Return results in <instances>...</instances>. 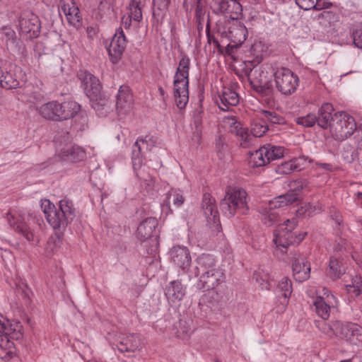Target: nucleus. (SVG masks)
I'll list each match as a JSON object with an SVG mask.
<instances>
[{
  "mask_svg": "<svg viewBox=\"0 0 362 362\" xmlns=\"http://www.w3.org/2000/svg\"><path fill=\"white\" fill-rule=\"evenodd\" d=\"M3 327L4 334L7 337L8 342L10 339L18 341L21 339L23 337V325L20 322L8 321L6 324L3 325Z\"/></svg>",
  "mask_w": 362,
  "mask_h": 362,
  "instance_id": "32",
  "label": "nucleus"
},
{
  "mask_svg": "<svg viewBox=\"0 0 362 362\" xmlns=\"http://www.w3.org/2000/svg\"><path fill=\"white\" fill-rule=\"evenodd\" d=\"M298 199L299 197L296 193L287 192L285 194L275 197L273 200L269 202L268 206L274 209L282 208L297 202Z\"/></svg>",
  "mask_w": 362,
  "mask_h": 362,
  "instance_id": "34",
  "label": "nucleus"
},
{
  "mask_svg": "<svg viewBox=\"0 0 362 362\" xmlns=\"http://www.w3.org/2000/svg\"><path fill=\"white\" fill-rule=\"evenodd\" d=\"M354 288L353 292L358 296L362 291V281L357 282L356 285H348L347 288L349 291H351V288Z\"/></svg>",
  "mask_w": 362,
  "mask_h": 362,
  "instance_id": "61",
  "label": "nucleus"
},
{
  "mask_svg": "<svg viewBox=\"0 0 362 362\" xmlns=\"http://www.w3.org/2000/svg\"><path fill=\"white\" fill-rule=\"evenodd\" d=\"M296 4L302 9L308 11L314 9L315 0H294Z\"/></svg>",
  "mask_w": 362,
  "mask_h": 362,
  "instance_id": "54",
  "label": "nucleus"
},
{
  "mask_svg": "<svg viewBox=\"0 0 362 362\" xmlns=\"http://www.w3.org/2000/svg\"><path fill=\"white\" fill-rule=\"evenodd\" d=\"M59 6L64 13L70 25L79 28L82 25V17L79 8L74 0H60Z\"/></svg>",
  "mask_w": 362,
  "mask_h": 362,
  "instance_id": "19",
  "label": "nucleus"
},
{
  "mask_svg": "<svg viewBox=\"0 0 362 362\" xmlns=\"http://www.w3.org/2000/svg\"><path fill=\"white\" fill-rule=\"evenodd\" d=\"M296 122L305 127H311L317 123V116L314 114H308L305 116L297 117Z\"/></svg>",
  "mask_w": 362,
  "mask_h": 362,
  "instance_id": "50",
  "label": "nucleus"
},
{
  "mask_svg": "<svg viewBox=\"0 0 362 362\" xmlns=\"http://www.w3.org/2000/svg\"><path fill=\"white\" fill-rule=\"evenodd\" d=\"M98 11L101 16L109 12L110 4L106 0H102L98 5Z\"/></svg>",
  "mask_w": 362,
  "mask_h": 362,
  "instance_id": "58",
  "label": "nucleus"
},
{
  "mask_svg": "<svg viewBox=\"0 0 362 362\" xmlns=\"http://www.w3.org/2000/svg\"><path fill=\"white\" fill-rule=\"evenodd\" d=\"M333 4L328 0H315V10L320 11L331 8Z\"/></svg>",
  "mask_w": 362,
  "mask_h": 362,
  "instance_id": "56",
  "label": "nucleus"
},
{
  "mask_svg": "<svg viewBox=\"0 0 362 362\" xmlns=\"http://www.w3.org/2000/svg\"><path fill=\"white\" fill-rule=\"evenodd\" d=\"M48 209H44L47 222L54 229H65L76 217V208L73 202L65 197L59 201V208L48 202Z\"/></svg>",
  "mask_w": 362,
  "mask_h": 362,
  "instance_id": "2",
  "label": "nucleus"
},
{
  "mask_svg": "<svg viewBox=\"0 0 362 362\" xmlns=\"http://www.w3.org/2000/svg\"><path fill=\"white\" fill-rule=\"evenodd\" d=\"M274 81L279 92L283 95H289L296 90L299 78L291 70L281 66L276 69Z\"/></svg>",
  "mask_w": 362,
  "mask_h": 362,
  "instance_id": "10",
  "label": "nucleus"
},
{
  "mask_svg": "<svg viewBox=\"0 0 362 362\" xmlns=\"http://www.w3.org/2000/svg\"><path fill=\"white\" fill-rule=\"evenodd\" d=\"M60 156L62 159L76 163L85 159L86 156L84 149L78 146L66 144L60 148Z\"/></svg>",
  "mask_w": 362,
  "mask_h": 362,
  "instance_id": "25",
  "label": "nucleus"
},
{
  "mask_svg": "<svg viewBox=\"0 0 362 362\" xmlns=\"http://www.w3.org/2000/svg\"><path fill=\"white\" fill-rule=\"evenodd\" d=\"M158 221L154 217H148L142 221L137 227L136 237L141 242H144L153 237L158 238Z\"/></svg>",
  "mask_w": 362,
  "mask_h": 362,
  "instance_id": "16",
  "label": "nucleus"
},
{
  "mask_svg": "<svg viewBox=\"0 0 362 362\" xmlns=\"http://www.w3.org/2000/svg\"><path fill=\"white\" fill-rule=\"evenodd\" d=\"M328 274L332 279H339L345 273V267L336 257H331L329 262Z\"/></svg>",
  "mask_w": 362,
  "mask_h": 362,
  "instance_id": "36",
  "label": "nucleus"
},
{
  "mask_svg": "<svg viewBox=\"0 0 362 362\" xmlns=\"http://www.w3.org/2000/svg\"><path fill=\"white\" fill-rule=\"evenodd\" d=\"M219 99L217 103L223 111H228L230 107L236 106L240 101L238 94L229 87L223 88Z\"/></svg>",
  "mask_w": 362,
  "mask_h": 362,
  "instance_id": "23",
  "label": "nucleus"
},
{
  "mask_svg": "<svg viewBox=\"0 0 362 362\" xmlns=\"http://www.w3.org/2000/svg\"><path fill=\"white\" fill-rule=\"evenodd\" d=\"M195 11L194 17L197 23L198 30H202L204 27V21L205 16V10L204 4H194Z\"/></svg>",
  "mask_w": 362,
  "mask_h": 362,
  "instance_id": "49",
  "label": "nucleus"
},
{
  "mask_svg": "<svg viewBox=\"0 0 362 362\" xmlns=\"http://www.w3.org/2000/svg\"><path fill=\"white\" fill-rule=\"evenodd\" d=\"M10 66H11L10 65ZM10 67L0 69V86L5 89H14L20 86V81L18 76Z\"/></svg>",
  "mask_w": 362,
  "mask_h": 362,
  "instance_id": "29",
  "label": "nucleus"
},
{
  "mask_svg": "<svg viewBox=\"0 0 362 362\" xmlns=\"http://www.w3.org/2000/svg\"><path fill=\"white\" fill-rule=\"evenodd\" d=\"M172 262L184 272L189 274V268L192 258L189 249L185 246L176 245L170 251Z\"/></svg>",
  "mask_w": 362,
  "mask_h": 362,
  "instance_id": "17",
  "label": "nucleus"
},
{
  "mask_svg": "<svg viewBox=\"0 0 362 362\" xmlns=\"http://www.w3.org/2000/svg\"><path fill=\"white\" fill-rule=\"evenodd\" d=\"M206 32L207 37V42L209 44H213L214 46V49H217L221 53H226V47L221 45V43H224V40H219V38L217 37L215 33H211L209 20L207 21V23L206 25Z\"/></svg>",
  "mask_w": 362,
  "mask_h": 362,
  "instance_id": "43",
  "label": "nucleus"
},
{
  "mask_svg": "<svg viewBox=\"0 0 362 362\" xmlns=\"http://www.w3.org/2000/svg\"><path fill=\"white\" fill-rule=\"evenodd\" d=\"M289 186L291 190L288 192H294L299 196L298 192L308 186V182L303 179L296 180L291 182Z\"/></svg>",
  "mask_w": 362,
  "mask_h": 362,
  "instance_id": "52",
  "label": "nucleus"
},
{
  "mask_svg": "<svg viewBox=\"0 0 362 362\" xmlns=\"http://www.w3.org/2000/svg\"><path fill=\"white\" fill-rule=\"evenodd\" d=\"M334 322L330 323L323 322L322 324L321 330L329 337L335 336V329H334Z\"/></svg>",
  "mask_w": 362,
  "mask_h": 362,
  "instance_id": "55",
  "label": "nucleus"
},
{
  "mask_svg": "<svg viewBox=\"0 0 362 362\" xmlns=\"http://www.w3.org/2000/svg\"><path fill=\"white\" fill-rule=\"evenodd\" d=\"M334 107L331 103H326L322 105L318 110V115L317 117V124L321 128L326 129H330L334 115Z\"/></svg>",
  "mask_w": 362,
  "mask_h": 362,
  "instance_id": "28",
  "label": "nucleus"
},
{
  "mask_svg": "<svg viewBox=\"0 0 362 362\" xmlns=\"http://www.w3.org/2000/svg\"><path fill=\"white\" fill-rule=\"evenodd\" d=\"M127 9L129 11V16L132 18L134 21L140 22L143 19L141 0H130Z\"/></svg>",
  "mask_w": 362,
  "mask_h": 362,
  "instance_id": "46",
  "label": "nucleus"
},
{
  "mask_svg": "<svg viewBox=\"0 0 362 362\" xmlns=\"http://www.w3.org/2000/svg\"><path fill=\"white\" fill-rule=\"evenodd\" d=\"M262 149L268 151L265 156L268 163L284 157V148L281 146H274L269 144L262 146Z\"/></svg>",
  "mask_w": 362,
  "mask_h": 362,
  "instance_id": "38",
  "label": "nucleus"
},
{
  "mask_svg": "<svg viewBox=\"0 0 362 362\" xmlns=\"http://www.w3.org/2000/svg\"><path fill=\"white\" fill-rule=\"evenodd\" d=\"M132 105V95L129 87L121 86L116 96L115 106L119 113L126 114L130 110Z\"/></svg>",
  "mask_w": 362,
  "mask_h": 362,
  "instance_id": "22",
  "label": "nucleus"
},
{
  "mask_svg": "<svg viewBox=\"0 0 362 362\" xmlns=\"http://www.w3.org/2000/svg\"><path fill=\"white\" fill-rule=\"evenodd\" d=\"M165 295L169 302H179L185 295V288L180 281H172L166 286Z\"/></svg>",
  "mask_w": 362,
  "mask_h": 362,
  "instance_id": "26",
  "label": "nucleus"
},
{
  "mask_svg": "<svg viewBox=\"0 0 362 362\" xmlns=\"http://www.w3.org/2000/svg\"><path fill=\"white\" fill-rule=\"evenodd\" d=\"M351 37L354 45L362 49V29H354L351 32Z\"/></svg>",
  "mask_w": 362,
  "mask_h": 362,
  "instance_id": "53",
  "label": "nucleus"
},
{
  "mask_svg": "<svg viewBox=\"0 0 362 362\" xmlns=\"http://www.w3.org/2000/svg\"><path fill=\"white\" fill-rule=\"evenodd\" d=\"M170 0H153V7L157 8L158 10L163 11H166L169 6Z\"/></svg>",
  "mask_w": 362,
  "mask_h": 362,
  "instance_id": "57",
  "label": "nucleus"
},
{
  "mask_svg": "<svg viewBox=\"0 0 362 362\" xmlns=\"http://www.w3.org/2000/svg\"><path fill=\"white\" fill-rule=\"evenodd\" d=\"M230 132L239 137L240 145L241 147L247 148H249L254 139V137L262 136L269 129V127L264 119H257L251 124V134H249L247 131L240 127V123H238L234 117L230 119Z\"/></svg>",
  "mask_w": 362,
  "mask_h": 362,
  "instance_id": "7",
  "label": "nucleus"
},
{
  "mask_svg": "<svg viewBox=\"0 0 362 362\" xmlns=\"http://www.w3.org/2000/svg\"><path fill=\"white\" fill-rule=\"evenodd\" d=\"M81 106L73 100L58 103L57 112L58 117L56 121L66 120L74 117L80 110Z\"/></svg>",
  "mask_w": 362,
  "mask_h": 362,
  "instance_id": "24",
  "label": "nucleus"
},
{
  "mask_svg": "<svg viewBox=\"0 0 362 362\" xmlns=\"http://www.w3.org/2000/svg\"><path fill=\"white\" fill-rule=\"evenodd\" d=\"M197 287L199 289L213 290L219 284L225 281V276L221 269L212 272L199 275Z\"/></svg>",
  "mask_w": 362,
  "mask_h": 362,
  "instance_id": "20",
  "label": "nucleus"
},
{
  "mask_svg": "<svg viewBox=\"0 0 362 362\" xmlns=\"http://www.w3.org/2000/svg\"><path fill=\"white\" fill-rule=\"evenodd\" d=\"M351 326L353 327L350 331V335L349 336L347 341L358 346L362 345V327L356 323Z\"/></svg>",
  "mask_w": 362,
  "mask_h": 362,
  "instance_id": "47",
  "label": "nucleus"
},
{
  "mask_svg": "<svg viewBox=\"0 0 362 362\" xmlns=\"http://www.w3.org/2000/svg\"><path fill=\"white\" fill-rule=\"evenodd\" d=\"M252 89L261 97L272 98L274 96L275 89L271 80L250 81V82Z\"/></svg>",
  "mask_w": 362,
  "mask_h": 362,
  "instance_id": "31",
  "label": "nucleus"
},
{
  "mask_svg": "<svg viewBox=\"0 0 362 362\" xmlns=\"http://www.w3.org/2000/svg\"><path fill=\"white\" fill-rule=\"evenodd\" d=\"M354 322H342L341 321H335L336 325H334L335 337L347 341L350 335V331L353 327L351 325H354Z\"/></svg>",
  "mask_w": 362,
  "mask_h": 362,
  "instance_id": "42",
  "label": "nucleus"
},
{
  "mask_svg": "<svg viewBox=\"0 0 362 362\" xmlns=\"http://www.w3.org/2000/svg\"><path fill=\"white\" fill-rule=\"evenodd\" d=\"M262 216V221L267 226H272L278 221L279 214L273 208L262 207L259 211Z\"/></svg>",
  "mask_w": 362,
  "mask_h": 362,
  "instance_id": "41",
  "label": "nucleus"
},
{
  "mask_svg": "<svg viewBox=\"0 0 362 362\" xmlns=\"http://www.w3.org/2000/svg\"><path fill=\"white\" fill-rule=\"evenodd\" d=\"M213 13L226 15L231 13L230 4L228 0H211L209 4Z\"/></svg>",
  "mask_w": 362,
  "mask_h": 362,
  "instance_id": "39",
  "label": "nucleus"
},
{
  "mask_svg": "<svg viewBox=\"0 0 362 362\" xmlns=\"http://www.w3.org/2000/svg\"><path fill=\"white\" fill-rule=\"evenodd\" d=\"M125 47L126 38L123 32H120L119 35H115L110 42L109 47L107 48L110 61L112 64H117L119 62Z\"/></svg>",
  "mask_w": 362,
  "mask_h": 362,
  "instance_id": "21",
  "label": "nucleus"
},
{
  "mask_svg": "<svg viewBox=\"0 0 362 362\" xmlns=\"http://www.w3.org/2000/svg\"><path fill=\"white\" fill-rule=\"evenodd\" d=\"M318 165L326 171H332L333 167L329 163H319Z\"/></svg>",
  "mask_w": 362,
  "mask_h": 362,
  "instance_id": "64",
  "label": "nucleus"
},
{
  "mask_svg": "<svg viewBox=\"0 0 362 362\" xmlns=\"http://www.w3.org/2000/svg\"><path fill=\"white\" fill-rule=\"evenodd\" d=\"M293 276L296 281L303 282L310 276V264L306 257L300 253H290Z\"/></svg>",
  "mask_w": 362,
  "mask_h": 362,
  "instance_id": "12",
  "label": "nucleus"
},
{
  "mask_svg": "<svg viewBox=\"0 0 362 362\" xmlns=\"http://www.w3.org/2000/svg\"><path fill=\"white\" fill-rule=\"evenodd\" d=\"M305 162L306 160L303 158H295L277 165L274 168V170L279 175H288L294 171L302 170Z\"/></svg>",
  "mask_w": 362,
  "mask_h": 362,
  "instance_id": "27",
  "label": "nucleus"
},
{
  "mask_svg": "<svg viewBox=\"0 0 362 362\" xmlns=\"http://www.w3.org/2000/svg\"><path fill=\"white\" fill-rule=\"evenodd\" d=\"M268 151L262 149V146L254 152H250L248 157V163L252 168H259L268 164L265 156Z\"/></svg>",
  "mask_w": 362,
  "mask_h": 362,
  "instance_id": "35",
  "label": "nucleus"
},
{
  "mask_svg": "<svg viewBox=\"0 0 362 362\" xmlns=\"http://www.w3.org/2000/svg\"><path fill=\"white\" fill-rule=\"evenodd\" d=\"M165 201L168 204H170L172 202L175 207L179 208L184 204L185 198L182 190L180 189L172 188L167 193Z\"/></svg>",
  "mask_w": 362,
  "mask_h": 362,
  "instance_id": "45",
  "label": "nucleus"
},
{
  "mask_svg": "<svg viewBox=\"0 0 362 362\" xmlns=\"http://www.w3.org/2000/svg\"><path fill=\"white\" fill-rule=\"evenodd\" d=\"M247 30L243 23L233 25L228 30V40L230 42L226 45V54L233 55L235 49H237L246 40Z\"/></svg>",
  "mask_w": 362,
  "mask_h": 362,
  "instance_id": "14",
  "label": "nucleus"
},
{
  "mask_svg": "<svg viewBox=\"0 0 362 362\" xmlns=\"http://www.w3.org/2000/svg\"><path fill=\"white\" fill-rule=\"evenodd\" d=\"M247 199V194L243 188L229 187L221 202V209L230 217L236 214H246L249 210Z\"/></svg>",
  "mask_w": 362,
  "mask_h": 362,
  "instance_id": "6",
  "label": "nucleus"
},
{
  "mask_svg": "<svg viewBox=\"0 0 362 362\" xmlns=\"http://www.w3.org/2000/svg\"><path fill=\"white\" fill-rule=\"evenodd\" d=\"M77 76L86 95L93 102V109L100 116H105L111 110L112 102L102 95L99 79L86 70H79Z\"/></svg>",
  "mask_w": 362,
  "mask_h": 362,
  "instance_id": "1",
  "label": "nucleus"
},
{
  "mask_svg": "<svg viewBox=\"0 0 362 362\" xmlns=\"http://www.w3.org/2000/svg\"><path fill=\"white\" fill-rule=\"evenodd\" d=\"M354 118L344 112L334 114L329 132L332 136L338 141H342L351 136L356 129Z\"/></svg>",
  "mask_w": 362,
  "mask_h": 362,
  "instance_id": "8",
  "label": "nucleus"
},
{
  "mask_svg": "<svg viewBox=\"0 0 362 362\" xmlns=\"http://www.w3.org/2000/svg\"><path fill=\"white\" fill-rule=\"evenodd\" d=\"M190 59L184 54L179 62L174 76V98L180 110L185 108L189 101V71Z\"/></svg>",
  "mask_w": 362,
  "mask_h": 362,
  "instance_id": "4",
  "label": "nucleus"
},
{
  "mask_svg": "<svg viewBox=\"0 0 362 362\" xmlns=\"http://www.w3.org/2000/svg\"><path fill=\"white\" fill-rule=\"evenodd\" d=\"M262 60V57H257L255 61L246 60L244 62V68L243 69V73L249 78L250 81H262L271 80L272 77H275L276 69L275 64L272 63H264L262 64L258 69H255L253 73V76L251 78L250 74L256 65Z\"/></svg>",
  "mask_w": 362,
  "mask_h": 362,
  "instance_id": "9",
  "label": "nucleus"
},
{
  "mask_svg": "<svg viewBox=\"0 0 362 362\" xmlns=\"http://www.w3.org/2000/svg\"><path fill=\"white\" fill-rule=\"evenodd\" d=\"M226 145L225 138L223 136H218L216 139V148L218 153H221L224 150Z\"/></svg>",
  "mask_w": 362,
  "mask_h": 362,
  "instance_id": "59",
  "label": "nucleus"
},
{
  "mask_svg": "<svg viewBox=\"0 0 362 362\" xmlns=\"http://www.w3.org/2000/svg\"><path fill=\"white\" fill-rule=\"evenodd\" d=\"M139 337L135 334H122L117 344L118 350L122 352H134L139 347Z\"/></svg>",
  "mask_w": 362,
  "mask_h": 362,
  "instance_id": "30",
  "label": "nucleus"
},
{
  "mask_svg": "<svg viewBox=\"0 0 362 362\" xmlns=\"http://www.w3.org/2000/svg\"><path fill=\"white\" fill-rule=\"evenodd\" d=\"M1 35L7 45H8V44L14 45L16 42L17 37L16 33L11 28L4 27L1 30Z\"/></svg>",
  "mask_w": 362,
  "mask_h": 362,
  "instance_id": "51",
  "label": "nucleus"
},
{
  "mask_svg": "<svg viewBox=\"0 0 362 362\" xmlns=\"http://www.w3.org/2000/svg\"><path fill=\"white\" fill-rule=\"evenodd\" d=\"M202 209L211 230L216 233L220 232L221 225L219 219V214L215 204L214 198L209 194L204 195Z\"/></svg>",
  "mask_w": 362,
  "mask_h": 362,
  "instance_id": "13",
  "label": "nucleus"
},
{
  "mask_svg": "<svg viewBox=\"0 0 362 362\" xmlns=\"http://www.w3.org/2000/svg\"><path fill=\"white\" fill-rule=\"evenodd\" d=\"M293 291L292 283L288 277H284L278 284L275 292L278 298L282 299L281 303L286 305Z\"/></svg>",
  "mask_w": 362,
  "mask_h": 362,
  "instance_id": "33",
  "label": "nucleus"
},
{
  "mask_svg": "<svg viewBox=\"0 0 362 362\" xmlns=\"http://www.w3.org/2000/svg\"><path fill=\"white\" fill-rule=\"evenodd\" d=\"M6 218L9 225L28 241L32 242L33 244L39 242L38 237L35 235L31 228L25 222L20 221L11 211L6 214Z\"/></svg>",
  "mask_w": 362,
  "mask_h": 362,
  "instance_id": "18",
  "label": "nucleus"
},
{
  "mask_svg": "<svg viewBox=\"0 0 362 362\" xmlns=\"http://www.w3.org/2000/svg\"><path fill=\"white\" fill-rule=\"evenodd\" d=\"M157 139L154 136L148 134L145 136H139L132 146V163L134 172L136 177L139 180H143L147 186L153 185V180L147 175L145 177L141 168L144 164V156L142 153V146H146L148 151H151L152 148L156 146Z\"/></svg>",
  "mask_w": 362,
  "mask_h": 362,
  "instance_id": "5",
  "label": "nucleus"
},
{
  "mask_svg": "<svg viewBox=\"0 0 362 362\" xmlns=\"http://www.w3.org/2000/svg\"><path fill=\"white\" fill-rule=\"evenodd\" d=\"M215 33L217 35V37L219 38V40H221V39L224 40V43H221V45H223L224 47H226V45L228 43V41H229L228 33H227V32H226V31H221L220 29H218L215 32Z\"/></svg>",
  "mask_w": 362,
  "mask_h": 362,
  "instance_id": "60",
  "label": "nucleus"
},
{
  "mask_svg": "<svg viewBox=\"0 0 362 362\" xmlns=\"http://www.w3.org/2000/svg\"><path fill=\"white\" fill-rule=\"evenodd\" d=\"M315 312L323 320H327L329 317L330 306L325 302L322 297H317L313 302Z\"/></svg>",
  "mask_w": 362,
  "mask_h": 362,
  "instance_id": "44",
  "label": "nucleus"
},
{
  "mask_svg": "<svg viewBox=\"0 0 362 362\" xmlns=\"http://www.w3.org/2000/svg\"><path fill=\"white\" fill-rule=\"evenodd\" d=\"M344 244L345 241L344 240H340V241L334 246V250L336 252L342 251Z\"/></svg>",
  "mask_w": 362,
  "mask_h": 362,
  "instance_id": "63",
  "label": "nucleus"
},
{
  "mask_svg": "<svg viewBox=\"0 0 362 362\" xmlns=\"http://www.w3.org/2000/svg\"><path fill=\"white\" fill-rule=\"evenodd\" d=\"M133 20L132 18H131L129 16H128L127 18L124 19V17L122 18V24L124 25V27L126 29H128L130 28L132 25V21Z\"/></svg>",
  "mask_w": 362,
  "mask_h": 362,
  "instance_id": "62",
  "label": "nucleus"
},
{
  "mask_svg": "<svg viewBox=\"0 0 362 362\" xmlns=\"http://www.w3.org/2000/svg\"><path fill=\"white\" fill-rule=\"evenodd\" d=\"M19 32L27 39L37 38L40 33L41 24L37 16L30 12L21 13L18 19Z\"/></svg>",
  "mask_w": 362,
  "mask_h": 362,
  "instance_id": "11",
  "label": "nucleus"
},
{
  "mask_svg": "<svg viewBox=\"0 0 362 362\" xmlns=\"http://www.w3.org/2000/svg\"><path fill=\"white\" fill-rule=\"evenodd\" d=\"M196 263V267L189 272V278L192 276L197 277L202 274L212 272L220 269L217 267L215 257L210 254L204 253L200 255L197 258Z\"/></svg>",
  "mask_w": 362,
  "mask_h": 362,
  "instance_id": "15",
  "label": "nucleus"
},
{
  "mask_svg": "<svg viewBox=\"0 0 362 362\" xmlns=\"http://www.w3.org/2000/svg\"><path fill=\"white\" fill-rule=\"evenodd\" d=\"M297 225V219L293 218L278 226L274 231L273 240L277 251L282 254L286 253L290 246L298 245L305 238L306 232L293 231Z\"/></svg>",
  "mask_w": 362,
  "mask_h": 362,
  "instance_id": "3",
  "label": "nucleus"
},
{
  "mask_svg": "<svg viewBox=\"0 0 362 362\" xmlns=\"http://www.w3.org/2000/svg\"><path fill=\"white\" fill-rule=\"evenodd\" d=\"M58 102L51 101L42 105L38 111L40 115L47 119L56 121V117H58L57 112Z\"/></svg>",
  "mask_w": 362,
  "mask_h": 362,
  "instance_id": "37",
  "label": "nucleus"
},
{
  "mask_svg": "<svg viewBox=\"0 0 362 362\" xmlns=\"http://www.w3.org/2000/svg\"><path fill=\"white\" fill-rule=\"evenodd\" d=\"M262 114L264 119L272 124H281L285 122L284 118L274 111L264 110Z\"/></svg>",
  "mask_w": 362,
  "mask_h": 362,
  "instance_id": "48",
  "label": "nucleus"
},
{
  "mask_svg": "<svg viewBox=\"0 0 362 362\" xmlns=\"http://www.w3.org/2000/svg\"><path fill=\"white\" fill-rule=\"evenodd\" d=\"M339 16L332 11H324L315 16L314 19L324 28L330 26L332 22L337 21Z\"/></svg>",
  "mask_w": 362,
  "mask_h": 362,
  "instance_id": "40",
  "label": "nucleus"
}]
</instances>
